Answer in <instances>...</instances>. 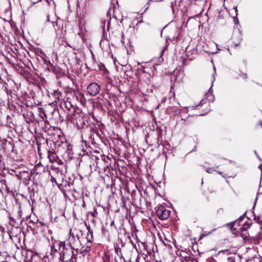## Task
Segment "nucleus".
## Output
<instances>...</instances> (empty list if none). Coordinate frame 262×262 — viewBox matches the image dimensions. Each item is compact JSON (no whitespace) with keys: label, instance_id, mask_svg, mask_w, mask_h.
Here are the masks:
<instances>
[{"label":"nucleus","instance_id":"9","mask_svg":"<svg viewBox=\"0 0 262 262\" xmlns=\"http://www.w3.org/2000/svg\"><path fill=\"white\" fill-rule=\"evenodd\" d=\"M102 262H110V254L108 252H104L102 256Z\"/></svg>","mask_w":262,"mask_h":262},{"label":"nucleus","instance_id":"12","mask_svg":"<svg viewBox=\"0 0 262 262\" xmlns=\"http://www.w3.org/2000/svg\"><path fill=\"white\" fill-rule=\"evenodd\" d=\"M216 171L215 170H214L213 168H208L206 170V171L209 173H211L212 171Z\"/></svg>","mask_w":262,"mask_h":262},{"label":"nucleus","instance_id":"21","mask_svg":"<svg viewBox=\"0 0 262 262\" xmlns=\"http://www.w3.org/2000/svg\"><path fill=\"white\" fill-rule=\"evenodd\" d=\"M235 46H238V45H239V43H235Z\"/></svg>","mask_w":262,"mask_h":262},{"label":"nucleus","instance_id":"6","mask_svg":"<svg viewBox=\"0 0 262 262\" xmlns=\"http://www.w3.org/2000/svg\"><path fill=\"white\" fill-rule=\"evenodd\" d=\"M61 247L63 250H65L64 243L55 241L51 247V252L55 253L58 251H60Z\"/></svg>","mask_w":262,"mask_h":262},{"label":"nucleus","instance_id":"14","mask_svg":"<svg viewBox=\"0 0 262 262\" xmlns=\"http://www.w3.org/2000/svg\"><path fill=\"white\" fill-rule=\"evenodd\" d=\"M228 250H221L219 252V253H228Z\"/></svg>","mask_w":262,"mask_h":262},{"label":"nucleus","instance_id":"10","mask_svg":"<svg viewBox=\"0 0 262 262\" xmlns=\"http://www.w3.org/2000/svg\"><path fill=\"white\" fill-rule=\"evenodd\" d=\"M167 46H168L167 45H166L162 49V50H161V51L160 52V58H161V61H162L163 60V59L162 58V57L163 56V54L164 52L167 49Z\"/></svg>","mask_w":262,"mask_h":262},{"label":"nucleus","instance_id":"2","mask_svg":"<svg viewBox=\"0 0 262 262\" xmlns=\"http://www.w3.org/2000/svg\"><path fill=\"white\" fill-rule=\"evenodd\" d=\"M78 254V249H75L70 245V249L66 248L63 252V256L64 258L69 259L71 262H76Z\"/></svg>","mask_w":262,"mask_h":262},{"label":"nucleus","instance_id":"24","mask_svg":"<svg viewBox=\"0 0 262 262\" xmlns=\"http://www.w3.org/2000/svg\"><path fill=\"white\" fill-rule=\"evenodd\" d=\"M41 0H38L37 2H40Z\"/></svg>","mask_w":262,"mask_h":262},{"label":"nucleus","instance_id":"20","mask_svg":"<svg viewBox=\"0 0 262 262\" xmlns=\"http://www.w3.org/2000/svg\"><path fill=\"white\" fill-rule=\"evenodd\" d=\"M254 153L256 156H257V154L256 150L254 151Z\"/></svg>","mask_w":262,"mask_h":262},{"label":"nucleus","instance_id":"19","mask_svg":"<svg viewBox=\"0 0 262 262\" xmlns=\"http://www.w3.org/2000/svg\"><path fill=\"white\" fill-rule=\"evenodd\" d=\"M75 236H76V237H77V238L78 239H79V236H78V235L77 234H76Z\"/></svg>","mask_w":262,"mask_h":262},{"label":"nucleus","instance_id":"17","mask_svg":"<svg viewBox=\"0 0 262 262\" xmlns=\"http://www.w3.org/2000/svg\"><path fill=\"white\" fill-rule=\"evenodd\" d=\"M174 4H175V2H171V8H173V6H174Z\"/></svg>","mask_w":262,"mask_h":262},{"label":"nucleus","instance_id":"18","mask_svg":"<svg viewBox=\"0 0 262 262\" xmlns=\"http://www.w3.org/2000/svg\"><path fill=\"white\" fill-rule=\"evenodd\" d=\"M259 168L260 169V170L262 171V164H260L259 166Z\"/></svg>","mask_w":262,"mask_h":262},{"label":"nucleus","instance_id":"13","mask_svg":"<svg viewBox=\"0 0 262 262\" xmlns=\"http://www.w3.org/2000/svg\"><path fill=\"white\" fill-rule=\"evenodd\" d=\"M70 235L73 238H74L75 237V235L74 234V232L72 231V229H71L70 231Z\"/></svg>","mask_w":262,"mask_h":262},{"label":"nucleus","instance_id":"25","mask_svg":"<svg viewBox=\"0 0 262 262\" xmlns=\"http://www.w3.org/2000/svg\"><path fill=\"white\" fill-rule=\"evenodd\" d=\"M81 97L82 98V99H83V97L82 96H81Z\"/></svg>","mask_w":262,"mask_h":262},{"label":"nucleus","instance_id":"16","mask_svg":"<svg viewBox=\"0 0 262 262\" xmlns=\"http://www.w3.org/2000/svg\"><path fill=\"white\" fill-rule=\"evenodd\" d=\"M47 21H50V16L49 15L47 16Z\"/></svg>","mask_w":262,"mask_h":262},{"label":"nucleus","instance_id":"7","mask_svg":"<svg viewBox=\"0 0 262 262\" xmlns=\"http://www.w3.org/2000/svg\"><path fill=\"white\" fill-rule=\"evenodd\" d=\"M80 116L79 112L74 110L72 112L68 115L69 120L74 123L75 120H77V118Z\"/></svg>","mask_w":262,"mask_h":262},{"label":"nucleus","instance_id":"26","mask_svg":"<svg viewBox=\"0 0 262 262\" xmlns=\"http://www.w3.org/2000/svg\"><path fill=\"white\" fill-rule=\"evenodd\" d=\"M81 97L82 98V99H83V97L82 96H81Z\"/></svg>","mask_w":262,"mask_h":262},{"label":"nucleus","instance_id":"1","mask_svg":"<svg viewBox=\"0 0 262 262\" xmlns=\"http://www.w3.org/2000/svg\"><path fill=\"white\" fill-rule=\"evenodd\" d=\"M52 139L55 140L53 141L55 148L48 150V158L50 162L53 163L56 162L58 159V156L56 154L58 151V148L63 145L67 146V144L64 141L65 138L61 134L54 135Z\"/></svg>","mask_w":262,"mask_h":262},{"label":"nucleus","instance_id":"5","mask_svg":"<svg viewBox=\"0 0 262 262\" xmlns=\"http://www.w3.org/2000/svg\"><path fill=\"white\" fill-rule=\"evenodd\" d=\"M100 86L96 82L90 84L87 87L88 92L92 96H96L100 91Z\"/></svg>","mask_w":262,"mask_h":262},{"label":"nucleus","instance_id":"11","mask_svg":"<svg viewBox=\"0 0 262 262\" xmlns=\"http://www.w3.org/2000/svg\"><path fill=\"white\" fill-rule=\"evenodd\" d=\"M212 88L211 87L209 89V90L208 91V93L206 94V98H208V97L209 96H211V97H213L212 95Z\"/></svg>","mask_w":262,"mask_h":262},{"label":"nucleus","instance_id":"3","mask_svg":"<svg viewBox=\"0 0 262 262\" xmlns=\"http://www.w3.org/2000/svg\"><path fill=\"white\" fill-rule=\"evenodd\" d=\"M245 214H243V215L240 216L238 220H237L233 223V227L231 228V229L232 230H239L243 229V227H240L241 226L240 222L243 220L244 217H245ZM237 235H241L243 238L244 241H249V237L246 235V233L241 234V233L239 232L238 231H237Z\"/></svg>","mask_w":262,"mask_h":262},{"label":"nucleus","instance_id":"27","mask_svg":"<svg viewBox=\"0 0 262 262\" xmlns=\"http://www.w3.org/2000/svg\"><path fill=\"white\" fill-rule=\"evenodd\" d=\"M81 97L82 98V99H83V97L82 96H81Z\"/></svg>","mask_w":262,"mask_h":262},{"label":"nucleus","instance_id":"22","mask_svg":"<svg viewBox=\"0 0 262 262\" xmlns=\"http://www.w3.org/2000/svg\"><path fill=\"white\" fill-rule=\"evenodd\" d=\"M218 172H219V173H220L221 174H222V172H221V171H218Z\"/></svg>","mask_w":262,"mask_h":262},{"label":"nucleus","instance_id":"8","mask_svg":"<svg viewBox=\"0 0 262 262\" xmlns=\"http://www.w3.org/2000/svg\"><path fill=\"white\" fill-rule=\"evenodd\" d=\"M115 252L118 256V258H117V257L115 258V261L116 262H125V259L122 257L121 250L119 248L115 249Z\"/></svg>","mask_w":262,"mask_h":262},{"label":"nucleus","instance_id":"15","mask_svg":"<svg viewBox=\"0 0 262 262\" xmlns=\"http://www.w3.org/2000/svg\"><path fill=\"white\" fill-rule=\"evenodd\" d=\"M203 101H204L203 100H202L201 102L198 105H196L195 106H198L199 105L202 106L204 104V103H203Z\"/></svg>","mask_w":262,"mask_h":262},{"label":"nucleus","instance_id":"4","mask_svg":"<svg viewBox=\"0 0 262 262\" xmlns=\"http://www.w3.org/2000/svg\"><path fill=\"white\" fill-rule=\"evenodd\" d=\"M156 213L160 220H165L170 216V211L167 209L164 206L161 205L158 207Z\"/></svg>","mask_w":262,"mask_h":262},{"label":"nucleus","instance_id":"23","mask_svg":"<svg viewBox=\"0 0 262 262\" xmlns=\"http://www.w3.org/2000/svg\"><path fill=\"white\" fill-rule=\"evenodd\" d=\"M259 217H258L257 219V221L259 222Z\"/></svg>","mask_w":262,"mask_h":262}]
</instances>
